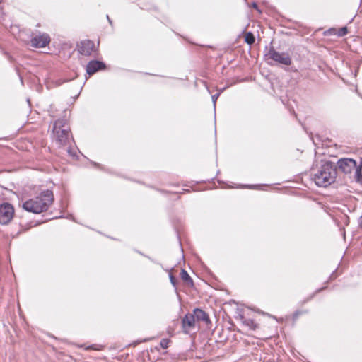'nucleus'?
Segmentation results:
<instances>
[{
	"label": "nucleus",
	"mask_w": 362,
	"mask_h": 362,
	"mask_svg": "<svg viewBox=\"0 0 362 362\" xmlns=\"http://www.w3.org/2000/svg\"><path fill=\"white\" fill-rule=\"evenodd\" d=\"M337 165L339 170L343 173L348 174L351 173L356 168V162L351 158H341L337 162Z\"/></svg>",
	"instance_id": "423d86ee"
},
{
	"label": "nucleus",
	"mask_w": 362,
	"mask_h": 362,
	"mask_svg": "<svg viewBox=\"0 0 362 362\" xmlns=\"http://www.w3.org/2000/svg\"><path fill=\"white\" fill-rule=\"evenodd\" d=\"M14 215V209L9 203H3L0 204V224L6 225L13 218Z\"/></svg>",
	"instance_id": "39448f33"
},
{
	"label": "nucleus",
	"mask_w": 362,
	"mask_h": 362,
	"mask_svg": "<svg viewBox=\"0 0 362 362\" xmlns=\"http://www.w3.org/2000/svg\"><path fill=\"white\" fill-rule=\"evenodd\" d=\"M105 68V64L100 61L91 60L86 65V73L91 76L100 70Z\"/></svg>",
	"instance_id": "1a4fd4ad"
},
{
	"label": "nucleus",
	"mask_w": 362,
	"mask_h": 362,
	"mask_svg": "<svg viewBox=\"0 0 362 362\" xmlns=\"http://www.w3.org/2000/svg\"><path fill=\"white\" fill-rule=\"evenodd\" d=\"M358 224H359L360 227L362 228V215L360 216V218L358 219Z\"/></svg>",
	"instance_id": "aec40b11"
},
{
	"label": "nucleus",
	"mask_w": 362,
	"mask_h": 362,
	"mask_svg": "<svg viewBox=\"0 0 362 362\" xmlns=\"http://www.w3.org/2000/svg\"><path fill=\"white\" fill-rule=\"evenodd\" d=\"M95 49V44L90 40H82L78 45V52L84 56H90Z\"/></svg>",
	"instance_id": "6e6552de"
},
{
	"label": "nucleus",
	"mask_w": 362,
	"mask_h": 362,
	"mask_svg": "<svg viewBox=\"0 0 362 362\" xmlns=\"http://www.w3.org/2000/svg\"><path fill=\"white\" fill-rule=\"evenodd\" d=\"M107 18L109 23L111 24L112 23V21L110 20V18L108 15H107Z\"/></svg>",
	"instance_id": "412c9836"
},
{
	"label": "nucleus",
	"mask_w": 362,
	"mask_h": 362,
	"mask_svg": "<svg viewBox=\"0 0 362 362\" xmlns=\"http://www.w3.org/2000/svg\"><path fill=\"white\" fill-rule=\"evenodd\" d=\"M355 177L358 182L362 183V160L359 166H356L355 168Z\"/></svg>",
	"instance_id": "4468645a"
},
{
	"label": "nucleus",
	"mask_w": 362,
	"mask_h": 362,
	"mask_svg": "<svg viewBox=\"0 0 362 362\" xmlns=\"http://www.w3.org/2000/svg\"><path fill=\"white\" fill-rule=\"evenodd\" d=\"M54 202V194L51 190L47 189L39 195L29 199L22 204L23 209L33 214L46 211Z\"/></svg>",
	"instance_id": "f257e3e1"
},
{
	"label": "nucleus",
	"mask_w": 362,
	"mask_h": 362,
	"mask_svg": "<svg viewBox=\"0 0 362 362\" xmlns=\"http://www.w3.org/2000/svg\"><path fill=\"white\" fill-rule=\"evenodd\" d=\"M252 6H253L254 8H257V4H256V3H253V4H252Z\"/></svg>",
	"instance_id": "4be33fe9"
},
{
	"label": "nucleus",
	"mask_w": 362,
	"mask_h": 362,
	"mask_svg": "<svg viewBox=\"0 0 362 362\" xmlns=\"http://www.w3.org/2000/svg\"><path fill=\"white\" fill-rule=\"evenodd\" d=\"M266 56H267L269 59L284 65L288 66L291 64V59L288 53L279 52L276 51L274 47L269 49Z\"/></svg>",
	"instance_id": "20e7f679"
},
{
	"label": "nucleus",
	"mask_w": 362,
	"mask_h": 362,
	"mask_svg": "<svg viewBox=\"0 0 362 362\" xmlns=\"http://www.w3.org/2000/svg\"><path fill=\"white\" fill-rule=\"evenodd\" d=\"M50 42V37L47 34H39L31 39V45L37 48L46 47Z\"/></svg>",
	"instance_id": "0eeeda50"
},
{
	"label": "nucleus",
	"mask_w": 362,
	"mask_h": 362,
	"mask_svg": "<svg viewBox=\"0 0 362 362\" xmlns=\"http://www.w3.org/2000/svg\"><path fill=\"white\" fill-rule=\"evenodd\" d=\"M348 33V29L346 27H343L340 28L339 31V36H344Z\"/></svg>",
	"instance_id": "f3484780"
},
{
	"label": "nucleus",
	"mask_w": 362,
	"mask_h": 362,
	"mask_svg": "<svg viewBox=\"0 0 362 362\" xmlns=\"http://www.w3.org/2000/svg\"><path fill=\"white\" fill-rule=\"evenodd\" d=\"M52 133L54 139L59 146H65L69 143L71 135L69 125L65 117L54 122Z\"/></svg>",
	"instance_id": "7ed1b4c3"
},
{
	"label": "nucleus",
	"mask_w": 362,
	"mask_h": 362,
	"mask_svg": "<svg viewBox=\"0 0 362 362\" xmlns=\"http://www.w3.org/2000/svg\"><path fill=\"white\" fill-rule=\"evenodd\" d=\"M170 281L171 282V284L175 286H176V284H177V280L173 276V275H172L171 274H170Z\"/></svg>",
	"instance_id": "a211bd4d"
},
{
	"label": "nucleus",
	"mask_w": 362,
	"mask_h": 362,
	"mask_svg": "<svg viewBox=\"0 0 362 362\" xmlns=\"http://www.w3.org/2000/svg\"><path fill=\"white\" fill-rule=\"evenodd\" d=\"M180 276L184 281H185L190 286H193L194 283L192 278L185 269H182L180 272Z\"/></svg>",
	"instance_id": "f8f14e48"
},
{
	"label": "nucleus",
	"mask_w": 362,
	"mask_h": 362,
	"mask_svg": "<svg viewBox=\"0 0 362 362\" xmlns=\"http://www.w3.org/2000/svg\"><path fill=\"white\" fill-rule=\"evenodd\" d=\"M312 175L317 186L327 187L334 182L336 179V168L331 162H326L316 172H313Z\"/></svg>",
	"instance_id": "f03ea898"
},
{
	"label": "nucleus",
	"mask_w": 362,
	"mask_h": 362,
	"mask_svg": "<svg viewBox=\"0 0 362 362\" xmlns=\"http://www.w3.org/2000/svg\"><path fill=\"white\" fill-rule=\"evenodd\" d=\"M245 41L248 45H252L255 41L254 35L251 32L247 33L245 37Z\"/></svg>",
	"instance_id": "2eb2a0df"
},
{
	"label": "nucleus",
	"mask_w": 362,
	"mask_h": 362,
	"mask_svg": "<svg viewBox=\"0 0 362 362\" xmlns=\"http://www.w3.org/2000/svg\"><path fill=\"white\" fill-rule=\"evenodd\" d=\"M170 342V339H168L167 338H164V339H161L160 344V346L165 349L169 346Z\"/></svg>",
	"instance_id": "dca6fc26"
},
{
	"label": "nucleus",
	"mask_w": 362,
	"mask_h": 362,
	"mask_svg": "<svg viewBox=\"0 0 362 362\" xmlns=\"http://www.w3.org/2000/svg\"><path fill=\"white\" fill-rule=\"evenodd\" d=\"M194 315L198 321H203L206 323L210 322L209 315L204 310L199 308H196L194 310Z\"/></svg>",
	"instance_id": "9b49d317"
},
{
	"label": "nucleus",
	"mask_w": 362,
	"mask_h": 362,
	"mask_svg": "<svg viewBox=\"0 0 362 362\" xmlns=\"http://www.w3.org/2000/svg\"><path fill=\"white\" fill-rule=\"evenodd\" d=\"M195 317L192 314H187L182 320V327L185 333H188L189 330L194 327Z\"/></svg>",
	"instance_id": "9d476101"
},
{
	"label": "nucleus",
	"mask_w": 362,
	"mask_h": 362,
	"mask_svg": "<svg viewBox=\"0 0 362 362\" xmlns=\"http://www.w3.org/2000/svg\"><path fill=\"white\" fill-rule=\"evenodd\" d=\"M243 323L246 326L249 327L251 329H255L257 328V325L255 321L252 319L245 318L242 317Z\"/></svg>",
	"instance_id": "ddd939ff"
},
{
	"label": "nucleus",
	"mask_w": 362,
	"mask_h": 362,
	"mask_svg": "<svg viewBox=\"0 0 362 362\" xmlns=\"http://www.w3.org/2000/svg\"><path fill=\"white\" fill-rule=\"evenodd\" d=\"M218 96H219V93H216V94L212 95L211 98H212L213 103L214 104L216 103V100L218 99Z\"/></svg>",
	"instance_id": "6ab92c4d"
}]
</instances>
